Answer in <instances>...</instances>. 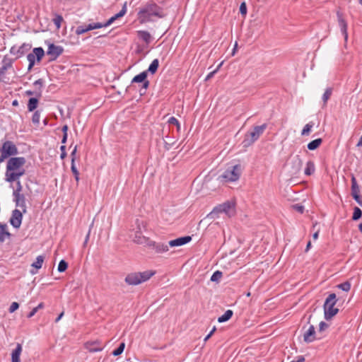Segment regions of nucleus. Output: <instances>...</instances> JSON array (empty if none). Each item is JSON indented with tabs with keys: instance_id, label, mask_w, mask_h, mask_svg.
I'll return each instance as SVG.
<instances>
[{
	"instance_id": "nucleus-1",
	"label": "nucleus",
	"mask_w": 362,
	"mask_h": 362,
	"mask_svg": "<svg viewBox=\"0 0 362 362\" xmlns=\"http://www.w3.org/2000/svg\"><path fill=\"white\" fill-rule=\"evenodd\" d=\"M26 160L24 157L11 158L6 165V180L12 182L25 174V170L22 167L25 165Z\"/></svg>"
},
{
	"instance_id": "nucleus-2",
	"label": "nucleus",
	"mask_w": 362,
	"mask_h": 362,
	"mask_svg": "<svg viewBox=\"0 0 362 362\" xmlns=\"http://www.w3.org/2000/svg\"><path fill=\"white\" fill-rule=\"evenodd\" d=\"M127 13V6L126 4H124L122 8V10L112 17H111L108 21H107L104 23H90L88 25H79L76 28V35H82L88 31L92 30L93 29H98L104 27H107L110 25H111L115 20H117L119 18L122 17L125 15Z\"/></svg>"
},
{
	"instance_id": "nucleus-3",
	"label": "nucleus",
	"mask_w": 362,
	"mask_h": 362,
	"mask_svg": "<svg viewBox=\"0 0 362 362\" xmlns=\"http://www.w3.org/2000/svg\"><path fill=\"white\" fill-rule=\"evenodd\" d=\"M139 16L143 21H148L151 20V16L163 18L165 14L162 8L155 3H150L139 11Z\"/></svg>"
},
{
	"instance_id": "nucleus-4",
	"label": "nucleus",
	"mask_w": 362,
	"mask_h": 362,
	"mask_svg": "<svg viewBox=\"0 0 362 362\" xmlns=\"http://www.w3.org/2000/svg\"><path fill=\"white\" fill-rule=\"evenodd\" d=\"M156 274L155 271L147 270L143 272H133L127 275L125 282L128 285L136 286L150 279Z\"/></svg>"
},
{
	"instance_id": "nucleus-5",
	"label": "nucleus",
	"mask_w": 362,
	"mask_h": 362,
	"mask_svg": "<svg viewBox=\"0 0 362 362\" xmlns=\"http://www.w3.org/2000/svg\"><path fill=\"white\" fill-rule=\"evenodd\" d=\"M241 175V166L240 165H233L228 168L224 173L218 177V180L223 182H230L237 181Z\"/></svg>"
},
{
	"instance_id": "nucleus-6",
	"label": "nucleus",
	"mask_w": 362,
	"mask_h": 362,
	"mask_svg": "<svg viewBox=\"0 0 362 362\" xmlns=\"http://www.w3.org/2000/svg\"><path fill=\"white\" fill-rule=\"evenodd\" d=\"M267 127V124H263L260 126L255 127L252 131L247 132L245 135V138L243 141L244 146H249L256 141L263 134Z\"/></svg>"
},
{
	"instance_id": "nucleus-7",
	"label": "nucleus",
	"mask_w": 362,
	"mask_h": 362,
	"mask_svg": "<svg viewBox=\"0 0 362 362\" xmlns=\"http://www.w3.org/2000/svg\"><path fill=\"white\" fill-rule=\"evenodd\" d=\"M336 303L337 299L335 293L329 294L326 298L324 304L325 317L326 320H329L337 314L339 309L334 308Z\"/></svg>"
},
{
	"instance_id": "nucleus-8",
	"label": "nucleus",
	"mask_w": 362,
	"mask_h": 362,
	"mask_svg": "<svg viewBox=\"0 0 362 362\" xmlns=\"http://www.w3.org/2000/svg\"><path fill=\"white\" fill-rule=\"evenodd\" d=\"M220 213H224L228 217H231L235 214V204L234 202L227 201L222 204L216 206L211 211V215H218Z\"/></svg>"
},
{
	"instance_id": "nucleus-9",
	"label": "nucleus",
	"mask_w": 362,
	"mask_h": 362,
	"mask_svg": "<svg viewBox=\"0 0 362 362\" xmlns=\"http://www.w3.org/2000/svg\"><path fill=\"white\" fill-rule=\"evenodd\" d=\"M45 55L44 49L42 47H36L33 49V52L28 54L27 59L29 62L28 70H30L35 63V58L37 62H40Z\"/></svg>"
},
{
	"instance_id": "nucleus-10",
	"label": "nucleus",
	"mask_w": 362,
	"mask_h": 362,
	"mask_svg": "<svg viewBox=\"0 0 362 362\" xmlns=\"http://www.w3.org/2000/svg\"><path fill=\"white\" fill-rule=\"evenodd\" d=\"M146 77H147V71H143V72L140 73L139 74L135 76L132 81V83H143L142 88L139 90L141 95H144L146 93V90L148 88L149 84H150L149 81L148 80H146Z\"/></svg>"
},
{
	"instance_id": "nucleus-11",
	"label": "nucleus",
	"mask_w": 362,
	"mask_h": 362,
	"mask_svg": "<svg viewBox=\"0 0 362 362\" xmlns=\"http://www.w3.org/2000/svg\"><path fill=\"white\" fill-rule=\"evenodd\" d=\"M64 52V48L62 46L55 45L51 43L48 46L47 54L50 57V61H54L57 59Z\"/></svg>"
},
{
	"instance_id": "nucleus-12",
	"label": "nucleus",
	"mask_w": 362,
	"mask_h": 362,
	"mask_svg": "<svg viewBox=\"0 0 362 362\" xmlns=\"http://www.w3.org/2000/svg\"><path fill=\"white\" fill-rule=\"evenodd\" d=\"M337 19H338V23L339 26L340 27L341 32L344 36V46H346V42L348 40V25L346 21L343 17V14L340 11L337 12Z\"/></svg>"
},
{
	"instance_id": "nucleus-13",
	"label": "nucleus",
	"mask_w": 362,
	"mask_h": 362,
	"mask_svg": "<svg viewBox=\"0 0 362 362\" xmlns=\"http://www.w3.org/2000/svg\"><path fill=\"white\" fill-rule=\"evenodd\" d=\"M1 151L9 156L18 154V148L16 144L11 141H6L2 144Z\"/></svg>"
},
{
	"instance_id": "nucleus-14",
	"label": "nucleus",
	"mask_w": 362,
	"mask_h": 362,
	"mask_svg": "<svg viewBox=\"0 0 362 362\" xmlns=\"http://www.w3.org/2000/svg\"><path fill=\"white\" fill-rule=\"evenodd\" d=\"M23 215L22 213L18 210L15 209L12 212V216L10 219L11 224L16 228H20L22 222Z\"/></svg>"
},
{
	"instance_id": "nucleus-15",
	"label": "nucleus",
	"mask_w": 362,
	"mask_h": 362,
	"mask_svg": "<svg viewBox=\"0 0 362 362\" xmlns=\"http://www.w3.org/2000/svg\"><path fill=\"white\" fill-rule=\"evenodd\" d=\"M84 347L90 352H98L103 349L101 341L98 340L87 341Z\"/></svg>"
},
{
	"instance_id": "nucleus-16",
	"label": "nucleus",
	"mask_w": 362,
	"mask_h": 362,
	"mask_svg": "<svg viewBox=\"0 0 362 362\" xmlns=\"http://www.w3.org/2000/svg\"><path fill=\"white\" fill-rule=\"evenodd\" d=\"M169 245L163 243H156L151 240L148 247H152L156 253H163L169 250Z\"/></svg>"
},
{
	"instance_id": "nucleus-17",
	"label": "nucleus",
	"mask_w": 362,
	"mask_h": 362,
	"mask_svg": "<svg viewBox=\"0 0 362 362\" xmlns=\"http://www.w3.org/2000/svg\"><path fill=\"white\" fill-rule=\"evenodd\" d=\"M133 241L139 245L148 247L151 240L142 235V232L136 231L133 238Z\"/></svg>"
},
{
	"instance_id": "nucleus-18",
	"label": "nucleus",
	"mask_w": 362,
	"mask_h": 362,
	"mask_svg": "<svg viewBox=\"0 0 362 362\" xmlns=\"http://www.w3.org/2000/svg\"><path fill=\"white\" fill-rule=\"evenodd\" d=\"M316 339L314 325H310L303 334V339L307 343H310Z\"/></svg>"
},
{
	"instance_id": "nucleus-19",
	"label": "nucleus",
	"mask_w": 362,
	"mask_h": 362,
	"mask_svg": "<svg viewBox=\"0 0 362 362\" xmlns=\"http://www.w3.org/2000/svg\"><path fill=\"white\" fill-rule=\"evenodd\" d=\"M13 60L7 57H4L2 60V66L0 68V81H2V77L6 71L12 66Z\"/></svg>"
},
{
	"instance_id": "nucleus-20",
	"label": "nucleus",
	"mask_w": 362,
	"mask_h": 362,
	"mask_svg": "<svg viewBox=\"0 0 362 362\" xmlns=\"http://www.w3.org/2000/svg\"><path fill=\"white\" fill-rule=\"evenodd\" d=\"M191 240H192L191 236H189V235L184 236V237L178 238L177 239L172 240L169 241L168 245H170V247L181 246V245L188 243L189 242L191 241Z\"/></svg>"
},
{
	"instance_id": "nucleus-21",
	"label": "nucleus",
	"mask_w": 362,
	"mask_h": 362,
	"mask_svg": "<svg viewBox=\"0 0 362 362\" xmlns=\"http://www.w3.org/2000/svg\"><path fill=\"white\" fill-rule=\"evenodd\" d=\"M13 195L14 197V202H16V206H20L23 209V212L26 211L25 208V196L21 192H13Z\"/></svg>"
},
{
	"instance_id": "nucleus-22",
	"label": "nucleus",
	"mask_w": 362,
	"mask_h": 362,
	"mask_svg": "<svg viewBox=\"0 0 362 362\" xmlns=\"http://www.w3.org/2000/svg\"><path fill=\"white\" fill-rule=\"evenodd\" d=\"M136 34L138 37L143 40L146 45H148L152 40V37L148 31L138 30L136 31Z\"/></svg>"
},
{
	"instance_id": "nucleus-23",
	"label": "nucleus",
	"mask_w": 362,
	"mask_h": 362,
	"mask_svg": "<svg viewBox=\"0 0 362 362\" xmlns=\"http://www.w3.org/2000/svg\"><path fill=\"white\" fill-rule=\"evenodd\" d=\"M302 165H303V160L302 159L300 158V157L299 156H296L293 161V166H292V168H293V174H298L301 168H302Z\"/></svg>"
},
{
	"instance_id": "nucleus-24",
	"label": "nucleus",
	"mask_w": 362,
	"mask_h": 362,
	"mask_svg": "<svg viewBox=\"0 0 362 362\" xmlns=\"http://www.w3.org/2000/svg\"><path fill=\"white\" fill-rule=\"evenodd\" d=\"M11 236L10 233L7 230V225L0 223V242L3 243L6 238Z\"/></svg>"
},
{
	"instance_id": "nucleus-25",
	"label": "nucleus",
	"mask_w": 362,
	"mask_h": 362,
	"mask_svg": "<svg viewBox=\"0 0 362 362\" xmlns=\"http://www.w3.org/2000/svg\"><path fill=\"white\" fill-rule=\"evenodd\" d=\"M22 351V346L18 344L16 349L12 351L11 360L12 362H20V355Z\"/></svg>"
},
{
	"instance_id": "nucleus-26",
	"label": "nucleus",
	"mask_w": 362,
	"mask_h": 362,
	"mask_svg": "<svg viewBox=\"0 0 362 362\" xmlns=\"http://www.w3.org/2000/svg\"><path fill=\"white\" fill-rule=\"evenodd\" d=\"M44 259H45V257L42 255H39L37 257L35 262H34L31 264V266L36 269V271H31V273L33 274H36L37 271L42 267V264L44 262Z\"/></svg>"
},
{
	"instance_id": "nucleus-27",
	"label": "nucleus",
	"mask_w": 362,
	"mask_h": 362,
	"mask_svg": "<svg viewBox=\"0 0 362 362\" xmlns=\"http://www.w3.org/2000/svg\"><path fill=\"white\" fill-rule=\"evenodd\" d=\"M351 195L359 194L360 188L354 175H351Z\"/></svg>"
},
{
	"instance_id": "nucleus-28",
	"label": "nucleus",
	"mask_w": 362,
	"mask_h": 362,
	"mask_svg": "<svg viewBox=\"0 0 362 362\" xmlns=\"http://www.w3.org/2000/svg\"><path fill=\"white\" fill-rule=\"evenodd\" d=\"M322 139L319 138V139H315V140L310 141V143H308V148L310 151H314V150L317 149V148H319L320 146L322 144Z\"/></svg>"
},
{
	"instance_id": "nucleus-29",
	"label": "nucleus",
	"mask_w": 362,
	"mask_h": 362,
	"mask_svg": "<svg viewBox=\"0 0 362 362\" xmlns=\"http://www.w3.org/2000/svg\"><path fill=\"white\" fill-rule=\"evenodd\" d=\"M315 170V167L314 162L312 160H309L308 162H307L306 167L305 169V174L306 175H311L312 174L314 173Z\"/></svg>"
},
{
	"instance_id": "nucleus-30",
	"label": "nucleus",
	"mask_w": 362,
	"mask_h": 362,
	"mask_svg": "<svg viewBox=\"0 0 362 362\" xmlns=\"http://www.w3.org/2000/svg\"><path fill=\"white\" fill-rule=\"evenodd\" d=\"M233 312L231 310H228L225 313L218 318V322H224L228 321L233 316Z\"/></svg>"
},
{
	"instance_id": "nucleus-31",
	"label": "nucleus",
	"mask_w": 362,
	"mask_h": 362,
	"mask_svg": "<svg viewBox=\"0 0 362 362\" xmlns=\"http://www.w3.org/2000/svg\"><path fill=\"white\" fill-rule=\"evenodd\" d=\"M44 81L42 78H40L35 81L33 83L34 86L38 90L35 93L37 96H40L42 93V87L43 86Z\"/></svg>"
},
{
	"instance_id": "nucleus-32",
	"label": "nucleus",
	"mask_w": 362,
	"mask_h": 362,
	"mask_svg": "<svg viewBox=\"0 0 362 362\" xmlns=\"http://www.w3.org/2000/svg\"><path fill=\"white\" fill-rule=\"evenodd\" d=\"M38 100L35 98H31L28 100V109L30 112L33 111L37 106Z\"/></svg>"
},
{
	"instance_id": "nucleus-33",
	"label": "nucleus",
	"mask_w": 362,
	"mask_h": 362,
	"mask_svg": "<svg viewBox=\"0 0 362 362\" xmlns=\"http://www.w3.org/2000/svg\"><path fill=\"white\" fill-rule=\"evenodd\" d=\"M159 66V62L158 59H155L152 61L151 64H150L148 71L151 72V74H155Z\"/></svg>"
},
{
	"instance_id": "nucleus-34",
	"label": "nucleus",
	"mask_w": 362,
	"mask_h": 362,
	"mask_svg": "<svg viewBox=\"0 0 362 362\" xmlns=\"http://www.w3.org/2000/svg\"><path fill=\"white\" fill-rule=\"evenodd\" d=\"M313 126H314V123L313 122H310L308 123L307 124H305V126L303 127V129L301 132V135L302 136L309 135Z\"/></svg>"
},
{
	"instance_id": "nucleus-35",
	"label": "nucleus",
	"mask_w": 362,
	"mask_h": 362,
	"mask_svg": "<svg viewBox=\"0 0 362 362\" xmlns=\"http://www.w3.org/2000/svg\"><path fill=\"white\" fill-rule=\"evenodd\" d=\"M332 93V89L331 88H328L325 90V92L322 95L323 106H326L327 100L330 98Z\"/></svg>"
},
{
	"instance_id": "nucleus-36",
	"label": "nucleus",
	"mask_w": 362,
	"mask_h": 362,
	"mask_svg": "<svg viewBox=\"0 0 362 362\" xmlns=\"http://www.w3.org/2000/svg\"><path fill=\"white\" fill-rule=\"evenodd\" d=\"M147 223L144 221H139L136 220V231H141L144 230V231L146 230Z\"/></svg>"
},
{
	"instance_id": "nucleus-37",
	"label": "nucleus",
	"mask_w": 362,
	"mask_h": 362,
	"mask_svg": "<svg viewBox=\"0 0 362 362\" xmlns=\"http://www.w3.org/2000/svg\"><path fill=\"white\" fill-rule=\"evenodd\" d=\"M361 216H362V211L357 206L354 207L352 219L354 221H357L361 217Z\"/></svg>"
},
{
	"instance_id": "nucleus-38",
	"label": "nucleus",
	"mask_w": 362,
	"mask_h": 362,
	"mask_svg": "<svg viewBox=\"0 0 362 362\" xmlns=\"http://www.w3.org/2000/svg\"><path fill=\"white\" fill-rule=\"evenodd\" d=\"M62 21L63 18L61 15L56 14L54 18H53V23L58 29L61 27Z\"/></svg>"
},
{
	"instance_id": "nucleus-39",
	"label": "nucleus",
	"mask_w": 362,
	"mask_h": 362,
	"mask_svg": "<svg viewBox=\"0 0 362 362\" xmlns=\"http://www.w3.org/2000/svg\"><path fill=\"white\" fill-rule=\"evenodd\" d=\"M124 348H125V343L124 342H122L119 344V347L117 349L113 351L112 354L115 356H119L124 351Z\"/></svg>"
},
{
	"instance_id": "nucleus-40",
	"label": "nucleus",
	"mask_w": 362,
	"mask_h": 362,
	"mask_svg": "<svg viewBox=\"0 0 362 362\" xmlns=\"http://www.w3.org/2000/svg\"><path fill=\"white\" fill-rule=\"evenodd\" d=\"M71 171L74 175V177L76 180L78 182L79 180V172L76 169L75 165H74V158L71 160Z\"/></svg>"
},
{
	"instance_id": "nucleus-41",
	"label": "nucleus",
	"mask_w": 362,
	"mask_h": 362,
	"mask_svg": "<svg viewBox=\"0 0 362 362\" xmlns=\"http://www.w3.org/2000/svg\"><path fill=\"white\" fill-rule=\"evenodd\" d=\"M67 267H68V264L66 263V262H65L64 260L62 259L59 263L58 271L59 272H63L67 269Z\"/></svg>"
},
{
	"instance_id": "nucleus-42",
	"label": "nucleus",
	"mask_w": 362,
	"mask_h": 362,
	"mask_svg": "<svg viewBox=\"0 0 362 362\" xmlns=\"http://www.w3.org/2000/svg\"><path fill=\"white\" fill-rule=\"evenodd\" d=\"M337 286L344 291H349L351 288V284L348 281L340 284Z\"/></svg>"
},
{
	"instance_id": "nucleus-43",
	"label": "nucleus",
	"mask_w": 362,
	"mask_h": 362,
	"mask_svg": "<svg viewBox=\"0 0 362 362\" xmlns=\"http://www.w3.org/2000/svg\"><path fill=\"white\" fill-rule=\"evenodd\" d=\"M222 277V272L219 271L215 272L211 276V281H216Z\"/></svg>"
},
{
	"instance_id": "nucleus-44",
	"label": "nucleus",
	"mask_w": 362,
	"mask_h": 362,
	"mask_svg": "<svg viewBox=\"0 0 362 362\" xmlns=\"http://www.w3.org/2000/svg\"><path fill=\"white\" fill-rule=\"evenodd\" d=\"M40 118V112L38 111L35 112L33 115V117H32L33 123L35 124H37V125L39 124Z\"/></svg>"
},
{
	"instance_id": "nucleus-45",
	"label": "nucleus",
	"mask_w": 362,
	"mask_h": 362,
	"mask_svg": "<svg viewBox=\"0 0 362 362\" xmlns=\"http://www.w3.org/2000/svg\"><path fill=\"white\" fill-rule=\"evenodd\" d=\"M168 123L170 124H173V125H175L177 127V130H180V122H178V120L174 117H171L169 119H168Z\"/></svg>"
},
{
	"instance_id": "nucleus-46",
	"label": "nucleus",
	"mask_w": 362,
	"mask_h": 362,
	"mask_svg": "<svg viewBox=\"0 0 362 362\" xmlns=\"http://www.w3.org/2000/svg\"><path fill=\"white\" fill-rule=\"evenodd\" d=\"M240 13L243 16H245L247 13V6L245 2H243L240 6Z\"/></svg>"
},
{
	"instance_id": "nucleus-47",
	"label": "nucleus",
	"mask_w": 362,
	"mask_h": 362,
	"mask_svg": "<svg viewBox=\"0 0 362 362\" xmlns=\"http://www.w3.org/2000/svg\"><path fill=\"white\" fill-rule=\"evenodd\" d=\"M19 308V304L17 302H13L11 303L9 308V312L13 313Z\"/></svg>"
},
{
	"instance_id": "nucleus-48",
	"label": "nucleus",
	"mask_w": 362,
	"mask_h": 362,
	"mask_svg": "<svg viewBox=\"0 0 362 362\" xmlns=\"http://www.w3.org/2000/svg\"><path fill=\"white\" fill-rule=\"evenodd\" d=\"M293 207L296 211L299 212L300 214H303L304 211L303 206H301L299 204H296V205H293Z\"/></svg>"
},
{
	"instance_id": "nucleus-49",
	"label": "nucleus",
	"mask_w": 362,
	"mask_h": 362,
	"mask_svg": "<svg viewBox=\"0 0 362 362\" xmlns=\"http://www.w3.org/2000/svg\"><path fill=\"white\" fill-rule=\"evenodd\" d=\"M328 325L325 322H321L319 325V331L323 332L328 327Z\"/></svg>"
},
{
	"instance_id": "nucleus-50",
	"label": "nucleus",
	"mask_w": 362,
	"mask_h": 362,
	"mask_svg": "<svg viewBox=\"0 0 362 362\" xmlns=\"http://www.w3.org/2000/svg\"><path fill=\"white\" fill-rule=\"evenodd\" d=\"M60 149H61V151H62L61 158L64 159L66 157V146H62Z\"/></svg>"
},
{
	"instance_id": "nucleus-51",
	"label": "nucleus",
	"mask_w": 362,
	"mask_h": 362,
	"mask_svg": "<svg viewBox=\"0 0 362 362\" xmlns=\"http://www.w3.org/2000/svg\"><path fill=\"white\" fill-rule=\"evenodd\" d=\"M8 157L9 156L1 151V153L0 155V163L4 162Z\"/></svg>"
},
{
	"instance_id": "nucleus-52",
	"label": "nucleus",
	"mask_w": 362,
	"mask_h": 362,
	"mask_svg": "<svg viewBox=\"0 0 362 362\" xmlns=\"http://www.w3.org/2000/svg\"><path fill=\"white\" fill-rule=\"evenodd\" d=\"M216 327H214V328L212 329V330L206 335V337L204 338V341H206L214 333V332L216 331Z\"/></svg>"
},
{
	"instance_id": "nucleus-53",
	"label": "nucleus",
	"mask_w": 362,
	"mask_h": 362,
	"mask_svg": "<svg viewBox=\"0 0 362 362\" xmlns=\"http://www.w3.org/2000/svg\"><path fill=\"white\" fill-rule=\"evenodd\" d=\"M23 54V47H18L16 52V58L21 57Z\"/></svg>"
},
{
	"instance_id": "nucleus-54",
	"label": "nucleus",
	"mask_w": 362,
	"mask_h": 362,
	"mask_svg": "<svg viewBox=\"0 0 362 362\" xmlns=\"http://www.w3.org/2000/svg\"><path fill=\"white\" fill-rule=\"evenodd\" d=\"M22 190V185L21 184V182L20 181H18L17 182V187L16 189L13 191V192H21Z\"/></svg>"
},
{
	"instance_id": "nucleus-55",
	"label": "nucleus",
	"mask_w": 362,
	"mask_h": 362,
	"mask_svg": "<svg viewBox=\"0 0 362 362\" xmlns=\"http://www.w3.org/2000/svg\"><path fill=\"white\" fill-rule=\"evenodd\" d=\"M221 65V64L218 66H220ZM218 68H219V67H218L216 70H214V71H213L210 72V73L207 75V76H206V80H209V78H211V77H213V76H214V74L217 71V70L218 69Z\"/></svg>"
},
{
	"instance_id": "nucleus-56",
	"label": "nucleus",
	"mask_w": 362,
	"mask_h": 362,
	"mask_svg": "<svg viewBox=\"0 0 362 362\" xmlns=\"http://www.w3.org/2000/svg\"><path fill=\"white\" fill-rule=\"evenodd\" d=\"M37 312V309H35V308L29 313V314L28 315V318H30L32 317H33L35 313Z\"/></svg>"
},
{
	"instance_id": "nucleus-57",
	"label": "nucleus",
	"mask_w": 362,
	"mask_h": 362,
	"mask_svg": "<svg viewBox=\"0 0 362 362\" xmlns=\"http://www.w3.org/2000/svg\"><path fill=\"white\" fill-rule=\"evenodd\" d=\"M305 361V358L304 356H298L297 358V360L296 361H292L291 362H304Z\"/></svg>"
},
{
	"instance_id": "nucleus-58",
	"label": "nucleus",
	"mask_w": 362,
	"mask_h": 362,
	"mask_svg": "<svg viewBox=\"0 0 362 362\" xmlns=\"http://www.w3.org/2000/svg\"><path fill=\"white\" fill-rule=\"evenodd\" d=\"M351 196L356 200V202H358L359 201H361L362 199L360 194H359L351 195Z\"/></svg>"
},
{
	"instance_id": "nucleus-59",
	"label": "nucleus",
	"mask_w": 362,
	"mask_h": 362,
	"mask_svg": "<svg viewBox=\"0 0 362 362\" xmlns=\"http://www.w3.org/2000/svg\"><path fill=\"white\" fill-rule=\"evenodd\" d=\"M17 49H18V47H12L11 50H10L11 54L16 55Z\"/></svg>"
},
{
	"instance_id": "nucleus-60",
	"label": "nucleus",
	"mask_w": 362,
	"mask_h": 362,
	"mask_svg": "<svg viewBox=\"0 0 362 362\" xmlns=\"http://www.w3.org/2000/svg\"><path fill=\"white\" fill-rule=\"evenodd\" d=\"M76 146L74 147V148L73 149L71 153V158H74L75 159V155H76ZM73 158H71L72 160Z\"/></svg>"
},
{
	"instance_id": "nucleus-61",
	"label": "nucleus",
	"mask_w": 362,
	"mask_h": 362,
	"mask_svg": "<svg viewBox=\"0 0 362 362\" xmlns=\"http://www.w3.org/2000/svg\"><path fill=\"white\" fill-rule=\"evenodd\" d=\"M64 314V312H62V313L59 314V315L56 318V320H55V322H58L61 320V318L63 317Z\"/></svg>"
},
{
	"instance_id": "nucleus-62",
	"label": "nucleus",
	"mask_w": 362,
	"mask_h": 362,
	"mask_svg": "<svg viewBox=\"0 0 362 362\" xmlns=\"http://www.w3.org/2000/svg\"><path fill=\"white\" fill-rule=\"evenodd\" d=\"M319 236V230H317L313 235V240H316L318 238Z\"/></svg>"
},
{
	"instance_id": "nucleus-63",
	"label": "nucleus",
	"mask_w": 362,
	"mask_h": 362,
	"mask_svg": "<svg viewBox=\"0 0 362 362\" xmlns=\"http://www.w3.org/2000/svg\"><path fill=\"white\" fill-rule=\"evenodd\" d=\"M44 308V303H40L37 307H35V308L37 309V310L38 311L40 309H42Z\"/></svg>"
},
{
	"instance_id": "nucleus-64",
	"label": "nucleus",
	"mask_w": 362,
	"mask_h": 362,
	"mask_svg": "<svg viewBox=\"0 0 362 362\" xmlns=\"http://www.w3.org/2000/svg\"><path fill=\"white\" fill-rule=\"evenodd\" d=\"M358 147H362V136H361L357 145Z\"/></svg>"
}]
</instances>
